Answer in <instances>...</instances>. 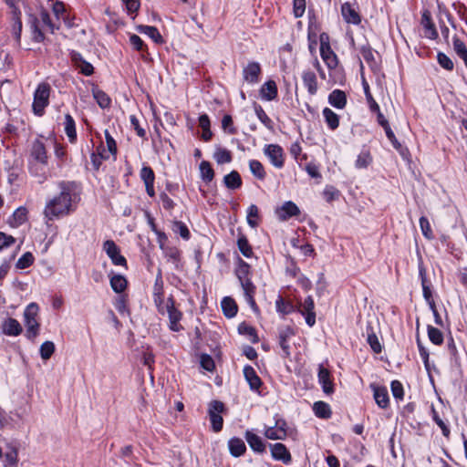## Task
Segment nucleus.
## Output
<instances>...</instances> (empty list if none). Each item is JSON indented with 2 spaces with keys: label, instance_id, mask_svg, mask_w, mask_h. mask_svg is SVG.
<instances>
[{
  "label": "nucleus",
  "instance_id": "1",
  "mask_svg": "<svg viewBox=\"0 0 467 467\" xmlns=\"http://www.w3.org/2000/svg\"><path fill=\"white\" fill-rule=\"evenodd\" d=\"M58 188L60 190L59 194L50 199L44 209V215L49 221L67 215L74 210L72 195L75 183L62 181L58 182Z\"/></svg>",
  "mask_w": 467,
  "mask_h": 467
},
{
  "label": "nucleus",
  "instance_id": "2",
  "mask_svg": "<svg viewBox=\"0 0 467 467\" xmlns=\"http://www.w3.org/2000/svg\"><path fill=\"white\" fill-rule=\"evenodd\" d=\"M38 310L37 304L30 303L24 312L25 326L26 327V337L31 340L35 339L39 334L40 324L36 319Z\"/></svg>",
  "mask_w": 467,
  "mask_h": 467
},
{
  "label": "nucleus",
  "instance_id": "3",
  "mask_svg": "<svg viewBox=\"0 0 467 467\" xmlns=\"http://www.w3.org/2000/svg\"><path fill=\"white\" fill-rule=\"evenodd\" d=\"M50 95V86L47 83H40L35 93L33 101V111L37 116L44 114L45 108L48 105Z\"/></svg>",
  "mask_w": 467,
  "mask_h": 467
},
{
  "label": "nucleus",
  "instance_id": "4",
  "mask_svg": "<svg viewBox=\"0 0 467 467\" xmlns=\"http://www.w3.org/2000/svg\"><path fill=\"white\" fill-rule=\"evenodd\" d=\"M165 313L169 317V327L171 331L179 332L183 329L180 321L182 318V313L175 306V300L172 296H170L166 301Z\"/></svg>",
  "mask_w": 467,
  "mask_h": 467
},
{
  "label": "nucleus",
  "instance_id": "5",
  "mask_svg": "<svg viewBox=\"0 0 467 467\" xmlns=\"http://www.w3.org/2000/svg\"><path fill=\"white\" fill-rule=\"evenodd\" d=\"M225 410L224 404L219 400H213L209 404L208 414L212 423V429L214 432H219L223 429V419L221 413Z\"/></svg>",
  "mask_w": 467,
  "mask_h": 467
},
{
  "label": "nucleus",
  "instance_id": "6",
  "mask_svg": "<svg viewBox=\"0 0 467 467\" xmlns=\"http://www.w3.org/2000/svg\"><path fill=\"white\" fill-rule=\"evenodd\" d=\"M319 39L322 59L329 68H335L337 66V57L330 47L328 35L322 33L320 34Z\"/></svg>",
  "mask_w": 467,
  "mask_h": 467
},
{
  "label": "nucleus",
  "instance_id": "7",
  "mask_svg": "<svg viewBox=\"0 0 467 467\" xmlns=\"http://www.w3.org/2000/svg\"><path fill=\"white\" fill-rule=\"evenodd\" d=\"M103 250L107 255L111 259L115 265H121L127 267L126 258L120 254L119 248L112 240H107L103 244Z\"/></svg>",
  "mask_w": 467,
  "mask_h": 467
},
{
  "label": "nucleus",
  "instance_id": "8",
  "mask_svg": "<svg viewBox=\"0 0 467 467\" xmlns=\"http://www.w3.org/2000/svg\"><path fill=\"white\" fill-rule=\"evenodd\" d=\"M264 151L275 167L281 169L284 166V150L281 146L269 144L265 146Z\"/></svg>",
  "mask_w": 467,
  "mask_h": 467
},
{
  "label": "nucleus",
  "instance_id": "9",
  "mask_svg": "<svg viewBox=\"0 0 467 467\" xmlns=\"http://www.w3.org/2000/svg\"><path fill=\"white\" fill-rule=\"evenodd\" d=\"M315 303L311 296H308L303 303L300 304L298 312L305 316L306 323L312 327L316 324Z\"/></svg>",
  "mask_w": 467,
  "mask_h": 467
},
{
  "label": "nucleus",
  "instance_id": "10",
  "mask_svg": "<svg viewBox=\"0 0 467 467\" xmlns=\"http://www.w3.org/2000/svg\"><path fill=\"white\" fill-rule=\"evenodd\" d=\"M271 456L275 461H280L284 464H289L292 462V456L286 446L283 443L277 442L269 444Z\"/></svg>",
  "mask_w": 467,
  "mask_h": 467
},
{
  "label": "nucleus",
  "instance_id": "11",
  "mask_svg": "<svg viewBox=\"0 0 467 467\" xmlns=\"http://www.w3.org/2000/svg\"><path fill=\"white\" fill-rule=\"evenodd\" d=\"M244 438L254 452L263 454L266 451V442L259 435L248 430L244 433Z\"/></svg>",
  "mask_w": 467,
  "mask_h": 467
},
{
  "label": "nucleus",
  "instance_id": "12",
  "mask_svg": "<svg viewBox=\"0 0 467 467\" xmlns=\"http://www.w3.org/2000/svg\"><path fill=\"white\" fill-rule=\"evenodd\" d=\"M341 15L348 24L358 26L361 23V16L353 5L348 2L341 5Z\"/></svg>",
  "mask_w": 467,
  "mask_h": 467
},
{
  "label": "nucleus",
  "instance_id": "13",
  "mask_svg": "<svg viewBox=\"0 0 467 467\" xmlns=\"http://www.w3.org/2000/svg\"><path fill=\"white\" fill-rule=\"evenodd\" d=\"M299 213V208L295 202L291 201L284 202L283 205L276 210V214L281 221H286L293 216L298 215Z\"/></svg>",
  "mask_w": 467,
  "mask_h": 467
},
{
  "label": "nucleus",
  "instance_id": "14",
  "mask_svg": "<svg viewBox=\"0 0 467 467\" xmlns=\"http://www.w3.org/2000/svg\"><path fill=\"white\" fill-rule=\"evenodd\" d=\"M30 154L31 157L37 162L44 165L47 163V154L46 146L44 142L41 141L40 140H36L33 141Z\"/></svg>",
  "mask_w": 467,
  "mask_h": 467
},
{
  "label": "nucleus",
  "instance_id": "15",
  "mask_svg": "<svg viewBox=\"0 0 467 467\" xmlns=\"http://www.w3.org/2000/svg\"><path fill=\"white\" fill-rule=\"evenodd\" d=\"M318 382L321 384L323 391L326 394H331L334 392V385L330 379V372L322 364L318 367Z\"/></svg>",
  "mask_w": 467,
  "mask_h": 467
},
{
  "label": "nucleus",
  "instance_id": "16",
  "mask_svg": "<svg viewBox=\"0 0 467 467\" xmlns=\"http://www.w3.org/2000/svg\"><path fill=\"white\" fill-rule=\"evenodd\" d=\"M370 387L373 390L374 400L378 406L381 409L388 408L389 399L387 388L377 386L375 384H371Z\"/></svg>",
  "mask_w": 467,
  "mask_h": 467
},
{
  "label": "nucleus",
  "instance_id": "17",
  "mask_svg": "<svg viewBox=\"0 0 467 467\" xmlns=\"http://www.w3.org/2000/svg\"><path fill=\"white\" fill-rule=\"evenodd\" d=\"M261 73L260 64L257 62H250L244 68L243 75L245 81L254 84L259 81V75Z\"/></svg>",
  "mask_w": 467,
  "mask_h": 467
},
{
  "label": "nucleus",
  "instance_id": "18",
  "mask_svg": "<svg viewBox=\"0 0 467 467\" xmlns=\"http://www.w3.org/2000/svg\"><path fill=\"white\" fill-rule=\"evenodd\" d=\"M71 59L74 65L79 69L80 73L85 76H91L93 74V66L86 61L79 53L73 51L71 53Z\"/></svg>",
  "mask_w": 467,
  "mask_h": 467
},
{
  "label": "nucleus",
  "instance_id": "19",
  "mask_svg": "<svg viewBox=\"0 0 467 467\" xmlns=\"http://www.w3.org/2000/svg\"><path fill=\"white\" fill-rule=\"evenodd\" d=\"M244 376L248 382L250 389L254 391H258L263 382L254 368L250 365L244 366Z\"/></svg>",
  "mask_w": 467,
  "mask_h": 467
},
{
  "label": "nucleus",
  "instance_id": "20",
  "mask_svg": "<svg viewBox=\"0 0 467 467\" xmlns=\"http://www.w3.org/2000/svg\"><path fill=\"white\" fill-rule=\"evenodd\" d=\"M228 448L231 455L234 457H240L246 451L244 441L238 437H234L229 440Z\"/></svg>",
  "mask_w": 467,
  "mask_h": 467
},
{
  "label": "nucleus",
  "instance_id": "21",
  "mask_svg": "<svg viewBox=\"0 0 467 467\" xmlns=\"http://www.w3.org/2000/svg\"><path fill=\"white\" fill-rule=\"evenodd\" d=\"M421 24L427 32V36L431 39H436L438 37V32L434 23L431 20V14L428 10L422 13Z\"/></svg>",
  "mask_w": 467,
  "mask_h": 467
},
{
  "label": "nucleus",
  "instance_id": "22",
  "mask_svg": "<svg viewBox=\"0 0 467 467\" xmlns=\"http://www.w3.org/2000/svg\"><path fill=\"white\" fill-rule=\"evenodd\" d=\"M260 96L263 99L271 101L277 97V87L274 80L266 81L260 89Z\"/></svg>",
  "mask_w": 467,
  "mask_h": 467
},
{
  "label": "nucleus",
  "instance_id": "23",
  "mask_svg": "<svg viewBox=\"0 0 467 467\" xmlns=\"http://www.w3.org/2000/svg\"><path fill=\"white\" fill-rule=\"evenodd\" d=\"M302 78L308 93L315 95L317 91V81L316 74L313 71L306 70L303 72Z\"/></svg>",
  "mask_w": 467,
  "mask_h": 467
},
{
  "label": "nucleus",
  "instance_id": "24",
  "mask_svg": "<svg viewBox=\"0 0 467 467\" xmlns=\"http://www.w3.org/2000/svg\"><path fill=\"white\" fill-rule=\"evenodd\" d=\"M328 102L337 109H343L347 104V97L340 89L333 90L328 96Z\"/></svg>",
  "mask_w": 467,
  "mask_h": 467
},
{
  "label": "nucleus",
  "instance_id": "25",
  "mask_svg": "<svg viewBox=\"0 0 467 467\" xmlns=\"http://www.w3.org/2000/svg\"><path fill=\"white\" fill-rule=\"evenodd\" d=\"M3 332L7 336H18L22 332V327L16 319L9 317L3 324Z\"/></svg>",
  "mask_w": 467,
  "mask_h": 467
},
{
  "label": "nucleus",
  "instance_id": "26",
  "mask_svg": "<svg viewBox=\"0 0 467 467\" xmlns=\"http://www.w3.org/2000/svg\"><path fill=\"white\" fill-rule=\"evenodd\" d=\"M13 34L16 40L17 45H20L21 40V33H22V20H21V12L17 7H14L13 11Z\"/></svg>",
  "mask_w": 467,
  "mask_h": 467
},
{
  "label": "nucleus",
  "instance_id": "27",
  "mask_svg": "<svg viewBox=\"0 0 467 467\" xmlns=\"http://www.w3.org/2000/svg\"><path fill=\"white\" fill-rule=\"evenodd\" d=\"M294 330L290 327H285L279 330L278 337H279V345L285 354L289 356V345L287 344L288 338L294 336Z\"/></svg>",
  "mask_w": 467,
  "mask_h": 467
},
{
  "label": "nucleus",
  "instance_id": "28",
  "mask_svg": "<svg viewBox=\"0 0 467 467\" xmlns=\"http://www.w3.org/2000/svg\"><path fill=\"white\" fill-rule=\"evenodd\" d=\"M223 183L226 188L230 190H236L242 186V178L238 171H232L230 173L226 174L223 178Z\"/></svg>",
  "mask_w": 467,
  "mask_h": 467
},
{
  "label": "nucleus",
  "instance_id": "29",
  "mask_svg": "<svg viewBox=\"0 0 467 467\" xmlns=\"http://www.w3.org/2000/svg\"><path fill=\"white\" fill-rule=\"evenodd\" d=\"M221 306L225 317L231 318L237 314L238 307L233 298L228 296L224 297L222 300Z\"/></svg>",
  "mask_w": 467,
  "mask_h": 467
},
{
  "label": "nucleus",
  "instance_id": "30",
  "mask_svg": "<svg viewBox=\"0 0 467 467\" xmlns=\"http://www.w3.org/2000/svg\"><path fill=\"white\" fill-rule=\"evenodd\" d=\"M138 30L140 33L145 34L148 36H150L155 43H163V38L160 34L159 30L155 26L141 25L138 26Z\"/></svg>",
  "mask_w": 467,
  "mask_h": 467
},
{
  "label": "nucleus",
  "instance_id": "31",
  "mask_svg": "<svg viewBox=\"0 0 467 467\" xmlns=\"http://www.w3.org/2000/svg\"><path fill=\"white\" fill-rule=\"evenodd\" d=\"M27 220V209L24 206L18 207L13 213L10 224L17 227L25 223Z\"/></svg>",
  "mask_w": 467,
  "mask_h": 467
},
{
  "label": "nucleus",
  "instance_id": "32",
  "mask_svg": "<svg viewBox=\"0 0 467 467\" xmlns=\"http://www.w3.org/2000/svg\"><path fill=\"white\" fill-rule=\"evenodd\" d=\"M18 451L16 446L8 445L7 451L5 453V467H17L18 462Z\"/></svg>",
  "mask_w": 467,
  "mask_h": 467
},
{
  "label": "nucleus",
  "instance_id": "33",
  "mask_svg": "<svg viewBox=\"0 0 467 467\" xmlns=\"http://www.w3.org/2000/svg\"><path fill=\"white\" fill-rule=\"evenodd\" d=\"M65 132L71 143L77 140L76 123L70 114L65 116Z\"/></svg>",
  "mask_w": 467,
  "mask_h": 467
},
{
  "label": "nucleus",
  "instance_id": "34",
  "mask_svg": "<svg viewBox=\"0 0 467 467\" xmlns=\"http://www.w3.org/2000/svg\"><path fill=\"white\" fill-rule=\"evenodd\" d=\"M315 415L320 419H328L331 417V410L327 403L324 401H317L313 405Z\"/></svg>",
  "mask_w": 467,
  "mask_h": 467
},
{
  "label": "nucleus",
  "instance_id": "35",
  "mask_svg": "<svg viewBox=\"0 0 467 467\" xmlns=\"http://www.w3.org/2000/svg\"><path fill=\"white\" fill-rule=\"evenodd\" d=\"M323 116L330 130H335L336 129L338 128L339 116L337 113H335L332 109H330L329 108H325L323 109Z\"/></svg>",
  "mask_w": 467,
  "mask_h": 467
},
{
  "label": "nucleus",
  "instance_id": "36",
  "mask_svg": "<svg viewBox=\"0 0 467 467\" xmlns=\"http://www.w3.org/2000/svg\"><path fill=\"white\" fill-rule=\"evenodd\" d=\"M92 94L97 103L101 109H107L111 104V99L109 96L105 93L103 90L93 88Z\"/></svg>",
  "mask_w": 467,
  "mask_h": 467
},
{
  "label": "nucleus",
  "instance_id": "37",
  "mask_svg": "<svg viewBox=\"0 0 467 467\" xmlns=\"http://www.w3.org/2000/svg\"><path fill=\"white\" fill-rule=\"evenodd\" d=\"M127 284L126 278L121 275H114L110 278V286L118 294L122 293L126 289Z\"/></svg>",
  "mask_w": 467,
  "mask_h": 467
},
{
  "label": "nucleus",
  "instance_id": "38",
  "mask_svg": "<svg viewBox=\"0 0 467 467\" xmlns=\"http://www.w3.org/2000/svg\"><path fill=\"white\" fill-rule=\"evenodd\" d=\"M30 27L32 29V39L35 42L40 43L45 40V35L38 26V19L35 16L30 17Z\"/></svg>",
  "mask_w": 467,
  "mask_h": 467
},
{
  "label": "nucleus",
  "instance_id": "39",
  "mask_svg": "<svg viewBox=\"0 0 467 467\" xmlns=\"http://www.w3.org/2000/svg\"><path fill=\"white\" fill-rule=\"evenodd\" d=\"M237 246L244 256H245L247 258H250L253 256L254 253H253L252 246L250 245L245 235L242 234L238 237Z\"/></svg>",
  "mask_w": 467,
  "mask_h": 467
},
{
  "label": "nucleus",
  "instance_id": "40",
  "mask_svg": "<svg viewBox=\"0 0 467 467\" xmlns=\"http://www.w3.org/2000/svg\"><path fill=\"white\" fill-rule=\"evenodd\" d=\"M427 332L428 337L431 343L438 346L443 343V334L440 329L429 325L427 327Z\"/></svg>",
  "mask_w": 467,
  "mask_h": 467
},
{
  "label": "nucleus",
  "instance_id": "41",
  "mask_svg": "<svg viewBox=\"0 0 467 467\" xmlns=\"http://www.w3.org/2000/svg\"><path fill=\"white\" fill-rule=\"evenodd\" d=\"M200 171L202 179L205 182H211L214 177V171L210 162L202 161L200 164Z\"/></svg>",
  "mask_w": 467,
  "mask_h": 467
},
{
  "label": "nucleus",
  "instance_id": "42",
  "mask_svg": "<svg viewBox=\"0 0 467 467\" xmlns=\"http://www.w3.org/2000/svg\"><path fill=\"white\" fill-rule=\"evenodd\" d=\"M275 306L277 312L283 315H288L295 311L294 305L289 301H285L282 296H278L276 299Z\"/></svg>",
  "mask_w": 467,
  "mask_h": 467
},
{
  "label": "nucleus",
  "instance_id": "43",
  "mask_svg": "<svg viewBox=\"0 0 467 467\" xmlns=\"http://www.w3.org/2000/svg\"><path fill=\"white\" fill-rule=\"evenodd\" d=\"M235 274L239 281L249 278L250 265L244 261L241 257H238V266L235 270Z\"/></svg>",
  "mask_w": 467,
  "mask_h": 467
},
{
  "label": "nucleus",
  "instance_id": "44",
  "mask_svg": "<svg viewBox=\"0 0 467 467\" xmlns=\"http://www.w3.org/2000/svg\"><path fill=\"white\" fill-rule=\"evenodd\" d=\"M259 217V210L258 207L255 204H251L247 209V223L252 228H256L259 224L258 221L256 220Z\"/></svg>",
  "mask_w": 467,
  "mask_h": 467
},
{
  "label": "nucleus",
  "instance_id": "45",
  "mask_svg": "<svg viewBox=\"0 0 467 467\" xmlns=\"http://www.w3.org/2000/svg\"><path fill=\"white\" fill-rule=\"evenodd\" d=\"M249 168L251 172L254 177H256L259 180H264L265 178V171L264 169L263 164L256 160H252L249 161Z\"/></svg>",
  "mask_w": 467,
  "mask_h": 467
},
{
  "label": "nucleus",
  "instance_id": "46",
  "mask_svg": "<svg viewBox=\"0 0 467 467\" xmlns=\"http://www.w3.org/2000/svg\"><path fill=\"white\" fill-rule=\"evenodd\" d=\"M254 111L257 116V118L260 119V121L268 129L273 130V121L272 119L267 116L264 109L258 105L254 104Z\"/></svg>",
  "mask_w": 467,
  "mask_h": 467
},
{
  "label": "nucleus",
  "instance_id": "47",
  "mask_svg": "<svg viewBox=\"0 0 467 467\" xmlns=\"http://www.w3.org/2000/svg\"><path fill=\"white\" fill-rule=\"evenodd\" d=\"M372 161V157L368 150L361 151L355 162V166L358 169H365L367 168Z\"/></svg>",
  "mask_w": 467,
  "mask_h": 467
},
{
  "label": "nucleus",
  "instance_id": "48",
  "mask_svg": "<svg viewBox=\"0 0 467 467\" xmlns=\"http://www.w3.org/2000/svg\"><path fill=\"white\" fill-rule=\"evenodd\" d=\"M140 177L145 185L154 183V182H155V173H154L153 170L151 169V167H150L148 165L142 166L140 172Z\"/></svg>",
  "mask_w": 467,
  "mask_h": 467
},
{
  "label": "nucleus",
  "instance_id": "49",
  "mask_svg": "<svg viewBox=\"0 0 467 467\" xmlns=\"http://www.w3.org/2000/svg\"><path fill=\"white\" fill-rule=\"evenodd\" d=\"M360 54H361L362 57L364 58V60L370 67L376 66L377 63L375 60L374 52L370 46H368V45L362 46L360 47Z\"/></svg>",
  "mask_w": 467,
  "mask_h": 467
},
{
  "label": "nucleus",
  "instance_id": "50",
  "mask_svg": "<svg viewBox=\"0 0 467 467\" xmlns=\"http://www.w3.org/2000/svg\"><path fill=\"white\" fill-rule=\"evenodd\" d=\"M55 344L52 341H45L40 346V356L42 359L47 360L51 358L53 353L55 352Z\"/></svg>",
  "mask_w": 467,
  "mask_h": 467
},
{
  "label": "nucleus",
  "instance_id": "51",
  "mask_svg": "<svg viewBox=\"0 0 467 467\" xmlns=\"http://www.w3.org/2000/svg\"><path fill=\"white\" fill-rule=\"evenodd\" d=\"M172 230L174 233L179 234L184 240H189L191 237V234L187 225L181 221L173 222Z\"/></svg>",
  "mask_w": 467,
  "mask_h": 467
},
{
  "label": "nucleus",
  "instance_id": "52",
  "mask_svg": "<svg viewBox=\"0 0 467 467\" xmlns=\"http://www.w3.org/2000/svg\"><path fill=\"white\" fill-rule=\"evenodd\" d=\"M238 332L242 335L248 336L251 338L252 342H258L256 331L253 327L248 326L245 323H241L238 327Z\"/></svg>",
  "mask_w": 467,
  "mask_h": 467
},
{
  "label": "nucleus",
  "instance_id": "53",
  "mask_svg": "<svg viewBox=\"0 0 467 467\" xmlns=\"http://www.w3.org/2000/svg\"><path fill=\"white\" fill-rule=\"evenodd\" d=\"M363 88L370 111H379V106L371 95L369 86L365 79L363 80Z\"/></svg>",
  "mask_w": 467,
  "mask_h": 467
},
{
  "label": "nucleus",
  "instance_id": "54",
  "mask_svg": "<svg viewBox=\"0 0 467 467\" xmlns=\"http://www.w3.org/2000/svg\"><path fill=\"white\" fill-rule=\"evenodd\" d=\"M214 159L219 164L228 163L232 161V154L226 149H218L214 153Z\"/></svg>",
  "mask_w": 467,
  "mask_h": 467
},
{
  "label": "nucleus",
  "instance_id": "55",
  "mask_svg": "<svg viewBox=\"0 0 467 467\" xmlns=\"http://www.w3.org/2000/svg\"><path fill=\"white\" fill-rule=\"evenodd\" d=\"M34 263V256L30 252L25 253L16 262V268L25 269Z\"/></svg>",
  "mask_w": 467,
  "mask_h": 467
},
{
  "label": "nucleus",
  "instance_id": "56",
  "mask_svg": "<svg viewBox=\"0 0 467 467\" xmlns=\"http://www.w3.org/2000/svg\"><path fill=\"white\" fill-rule=\"evenodd\" d=\"M431 414H432V420L441 429L443 436H445L446 438H449L450 433H451L450 429L445 424V422L441 419L438 412L435 410V409L433 407L431 408Z\"/></svg>",
  "mask_w": 467,
  "mask_h": 467
},
{
  "label": "nucleus",
  "instance_id": "57",
  "mask_svg": "<svg viewBox=\"0 0 467 467\" xmlns=\"http://www.w3.org/2000/svg\"><path fill=\"white\" fill-rule=\"evenodd\" d=\"M420 226L422 232V234L429 240L434 238L431 224L429 220L425 216H421L420 218Z\"/></svg>",
  "mask_w": 467,
  "mask_h": 467
},
{
  "label": "nucleus",
  "instance_id": "58",
  "mask_svg": "<svg viewBox=\"0 0 467 467\" xmlns=\"http://www.w3.org/2000/svg\"><path fill=\"white\" fill-rule=\"evenodd\" d=\"M368 343L375 353L379 354L381 352V345L372 329H370V332H368Z\"/></svg>",
  "mask_w": 467,
  "mask_h": 467
},
{
  "label": "nucleus",
  "instance_id": "59",
  "mask_svg": "<svg viewBox=\"0 0 467 467\" xmlns=\"http://www.w3.org/2000/svg\"><path fill=\"white\" fill-rule=\"evenodd\" d=\"M40 17H41L43 24L46 25L49 28L51 33H54L56 30H57L59 28V26H56L52 22L49 13L46 9H44V8L41 9Z\"/></svg>",
  "mask_w": 467,
  "mask_h": 467
},
{
  "label": "nucleus",
  "instance_id": "60",
  "mask_svg": "<svg viewBox=\"0 0 467 467\" xmlns=\"http://www.w3.org/2000/svg\"><path fill=\"white\" fill-rule=\"evenodd\" d=\"M265 438L269 439V440H285V437L283 436L277 429H275V427L273 425V426H269V427H265V432H264Z\"/></svg>",
  "mask_w": 467,
  "mask_h": 467
},
{
  "label": "nucleus",
  "instance_id": "61",
  "mask_svg": "<svg viewBox=\"0 0 467 467\" xmlns=\"http://www.w3.org/2000/svg\"><path fill=\"white\" fill-rule=\"evenodd\" d=\"M130 124H131V127L134 129V130L136 131V134L143 139V140H146V130L143 127L140 126V121L139 119H137L136 116L134 115H131L130 116Z\"/></svg>",
  "mask_w": 467,
  "mask_h": 467
},
{
  "label": "nucleus",
  "instance_id": "62",
  "mask_svg": "<svg viewBox=\"0 0 467 467\" xmlns=\"http://www.w3.org/2000/svg\"><path fill=\"white\" fill-rule=\"evenodd\" d=\"M391 392L396 400H403L404 390L403 386L399 380H393L390 384Z\"/></svg>",
  "mask_w": 467,
  "mask_h": 467
},
{
  "label": "nucleus",
  "instance_id": "63",
  "mask_svg": "<svg viewBox=\"0 0 467 467\" xmlns=\"http://www.w3.org/2000/svg\"><path fill=\"white\" fill-rule=\"evenodd\" d=\"M222 128L231 135L237 132L236 129L234 127L233 119L230 115L223 116L222 119Z\"/></svg>",
  "mask_w": 467,
  "mask_h": 467
},
{
  "label": "nucleus",
  "instance_id": "64",
  "mask_svg": "<svg viewBox=\"0 0 467 467\" xmlns=\"http://www.w3.org/2000/svg\"><path fill=\"white\" fill-rule=\"evenodd\" d=\"M438 62L441 67L447 70L453 69V62L452 60L444 53L439 52L437 56Z\"/></svg>",
  "mask_w": 467,
  "mask_h": 467
}]
</instances>
